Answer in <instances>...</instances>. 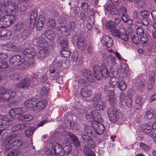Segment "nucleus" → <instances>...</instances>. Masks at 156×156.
<instances>
[{"mask_svg":"<svg viewBox=\"0 0 156 156\" xmlns=\"http://www.w3.org/2000/svg\"><path fill=\"white\" fill-rule=\"evenodd\" d=\"M17 136L16 134H13L5 140V147L9 150L10 148L15 147L18 148L21 146L23 144L22 139H16Z\"/></svg>","mask_w":156,"mask_h":156,"instance_id":"f257e3e1","label":"nucleus"},{"mask_svg":"<svg viewBox=\"0 0 156 156\" xmlns=\"http://www.w3.org/2000/svg\"><path fill=\"white\" fill-rule=\"evenodd\" d=\"M93 70L96 79L98 80H101L102 77L106 78L109 76V72L105 65H102L100 67L97 65H95L93 67Z\"/></svg>","mask_w":156,"mask_h":156,"instance_id":"f03ea898","label":"nucleus"},{"mask_svg":"<svg viewBox=\"0 0 156 156\" xmlns=\"http://www.w3.org/2000/svg\"><path fill=\"white\" fill-rule=\"evenodd\" d=\"M16 94L15 90L12 89H6L0 87V102H8L9 100L15 97Z\"/></svg>","mask_w":156,"mask_h":156,"instance_id":"7ed1b4c3","label":"nucleus"},{"mask_svg":"<svg viewBox=\"0 0 156 156\" xmlns=\"http://www.w3.org/2000/svg\"><path fill=\"white\" fill-rule=\"evenodd\" d=\"M110 32L112 35L115 37L120 38L124 41H127L129 39L126 30L124 26L122 24L120 25L119 30L113 29L111 30Z\"/></svg>","mask_w":156,"mask_h":156,"instance_id":"20e7f679","label":"nucleus"},{"mask_svg":"<svg viewBox=\"0 0 156 156\" xmlns=\"http://www.w3.org/2000/svg\"><path fill=\"white\" fill-rule=\"evenodd\" d=\"M27 110L24 107L21 108H15L10 110L9 112L10 115L6 117L8 118L9 120H12L13 124L12 121L13 119L14 118V116L19 118L22 116V114L24 113Z\"/></svg>","mask_w":156,"mask_h":156,"instance_id":"39448f33","label":"nucleus"},{"mask_svg":"<svg viewBox=\"0 0 156 156\" xmlns=\"http://www.w3.org/2000/svg\"><path fill=\"white\" fill-rule=\"evenodd\" d=\"M9 61L10 64L14 66L22 65V67H23L24 69H26L29 66L27 62L21 58L19 55L13 56L10 58Z\"/></svg>","mask_w":156,"mask_h":156,"instance_id":"423d86ee","label":"nucleus"},{"mask_svg":"<svg viewBox=\"0 0 156 156\" xmlns=\"http://www.w3.org/2000/svg\"><path fill=\"white\" fill-rule=\"evenodd\" d=\"M91 100L95 102L93 104L94 108L98 111L104 110L106 108V103L101 100V97L100 94H96Z\"/></svg>","mask_w":156,"mask_h":156,"instance_id":"0eeeda50","label":"nucleus"},{"mask_svg":"<svg viewBox=\"0 0 156 156\" xmlns=\"http://www.w3.org/2000/svg\"><path fill=\"white\" fill-rule=\"evenodd\" d=\"M14 16L12 15H6L0 18V27L6 28L10 25L15 21Z\"/></svg>","mask_w":156,"mask_h":156,"instance_id":"6e6552de","label":"nucleus"},{"mask_svg":"<svg viewBox=\"0 0 156 156\" xmlns=\"http://www.w3.org/2000/svg\"><path fill=\"white\" fill-rule=\"evenodd\" d=\"M107 113L110 120L112 122H116L120 118L121 113L114 107L108 109Z\"/></svg>","mask_w":156,"mask_h":156,"instance_id":"1a4fd4ad","label":"nucleus"},{"mask_svg":"<svg viewBox=\"0 0 156 156\" xmlns=\"http://www.w3.org/2000/svg\"><path fill=\"white\" fill-rule=\"evenodd\" d=\"M51 149L56 156H63L64 155V149L58 143H53L51 146Z\"/></svg>","mask_w":156,"mask_h":156,"instance_id":"9d476101","label":"nucleus"},{"mask_svg":"<svg viewBox=\"0 0 156 156\" xmlns=\"http://www.w3.org/2000/svg\"><path fill=\"white\" fill-rule=\"evenodd\" d=\"M33 85L31 81L29 78H25L21 80L16 84V87L19 89H27L30 87H32Z\"/></svg>","mask_w":156,"mask_h":156,"instance_id":"9b49d317","label":"nucleus"},{"mask_svg":"<svg viewBox=\"0 0 156 156\" xmlns=\"http://www.w3.org/2000/svg\"><path fill=\"white\" fill-rule=\"evenodd\" d=\"M92 126L96 133L98 135L103 134L105 129V126L100 122H99L98 120L97 121H94L92 122Z\"/></svg>","mask_w":156,"mask_h":156,"instance_id":"f8f14e48","label":"nucleus"},{"mask_svg":"<svg viewBox=\"0 0 156 156\" xmlns=\"http://www.w3.org/2000/svg\"><path fill=\"white\" fill-rule=\"evenodd\" d=\"M27 47L25 48V47L23 48L22 52L23 54L28 58H31L34 56L35 55L36 51L34 49L30 47V45L27 44Z\"/></svg>","mask_w":156,"mask_h":156,"instance_id":"ddd939ff","label":"nucleus"},{"mask_svg":"<svg viewBox=\"0 0 156 156\" xmlns=\"http://www.w3.org/2000/svg\"><path fill=\"white\" fill-rule=\"evenodd\" d=\"M134 92L133 90H130L128 91L127 96L125 100V102L126 106L129 108H131L133 107V97L134 95Z\"/></svg>","mask_w":156,"mask_h":156,"instance_id":"4468645a","label":"nucleus"},{"mask_svg":"<svg viewBox=\"0 0 156 156\" xmlns=\"http://www.w3.org/2000/svg\"><path fill=\"white\" fill-rule=\"evenodd\" d=\"M136 35L140 37V42L142 44H146L148 38L146 34L144 33V30L140 27H137Z\"/></svg>","mask_w":156,"mask_h":156,"instance_id":"2eb2a0df","label":"nucleus"},{"mask_svg":"<svg viewBox=\"0 0 156 156\" xmlns=\"http://www.w3.org/2000/svg\"><path fill=\"white\" fill-rule=\"evenodd\" d=\"M149 80L147 84V89L149 90H151L154 84L155 73V71H152L149 72Z\"/></svg>","mask_w":156,"mask_h":156,"instance_id":"dca6fc26","label":"nucleus"},{"mask_svg":"<svg viewBox=\"0 0 156 156\" xmlns=\"http://www.w3.org/2000/svg\"><path fill=\"white\" fill-rule=\"evenodd\" d=\"M48 46H43L42 48L40 49L39 51L37 53H36L35 55L39 59H43L48 55Z\"/></svg>","mask_w":156,"mask_h":156,"instance_id":"f3484780","label":"nucleus"},{"mask_svg":"<svg viewBox=\"0 0 156 156\" xmlns=\"http://www.w3.org/2000/svg\"><path fill=\"white\" fill-rule=\"evenodd\" d=\"M83 73L84 78L89 81L92 83L94 81L96 78L95 73L94 75H92L91 72L89 69H85L83 70Z\"/></svg>","mask_w":156,"mask_h":156,"instance_id":"a211bd4d","label":"nucleus"},{"mask_svg":"<svg viewBox=\"0 0 156 156\" xmlns=\"http://www.w3.org/2000/svg\"><path fill=\"white\" fill-rule=\"evenodd\" d=\"M1 4L4 5L8 6V8L9 9L12 11H14V10H17L19 9L17 5H15V3L12 2V0H1Z\"/></svg>","mask_w":156,"mask_h":156,"instance_id":"6ab92c4d","label":"nucleus"},{"mask_svg":"<svg viewBox=\"0 0 156 156\" xmlns=\"http://www.w3.org/2000/svg\"><path fill=\"white\" fill-rule=\"evenodd\" d=\"M82 138L84 141L86 143L88 147H90V148H94L96 146V144L94 142L93 140L90 138L88 136L83 135L82 136Z\"/></svg>","mask_w":156,"mask_h":156,"instance_id":"aec40b11","label":"nucleus"},{"mask_svg":"<svg viewBox=\"0 0 156 156\" xmlns=\"http://www.w3.org/2000/svg\"><path fill=\"white\" fill-rule=\"evenodd\" d=\"M68 136L69 139H68L67 143H74V145L76 147H78L80 145V143L78 139L76 136L72 133H69Z\"/></svg>","mask_w":156,"mask_h":156,"instance_id":"412c9836","label":"nucleus"},{"mask_svg":"<svg viewBox=\"0 0 156 156\" xmlns=\"http://www.w3.org/2000/svg\"><path fill=\"white\" fill-rule=\"evenodd\" d=\"M113 41L111 38L108 36L104 35L102 38L101 42L107 48H110L112 46Z\"/></svg>","mask_w":156,"mask_h":156,"instance_id":"4be33fe9","label":"nucleus"},{"mask_svg":"<svg viewBox=\"0 0 156 156\" xmlns=\"http://www.w3.org/2000/svg\"><path fill=\"white\" fill-rule=\"evenodd\" d=\"M8 57L7 55L5 53H0V58L1 59L3 60ZM8 64L7 62L3 60H0V69H6L8 67Z\"/></svg>","mask_w":156,"mask_h":156,"instance_id":"5701e85b","label":"nucleus"},{"mask_svg":"<svg viewBox=\"0 0 156 156\" xmlns=\"http://www.w3.org/2000/svg\"><path fill=\"white\" fill-rule=\"evenodd\" d=\"M89 87L86 86L83 87L80 92L82 96L85 98L89 97L90 96L91 92Z\"/></svg>","mask_w":156,"mask_h":156,"instance_id":"b1692460","label":"nucleus"},{"mask_svg":"<svg viewBox=\"0 0 156 156\" xmlns=\"http://www.w3.org/2000/svg\"><path fill=\"white\" fill-rule=\"evenodd\" d=\"M57 30H58L59 33H61L64 36H67L70 34V30L66 26H61L58 27Z\"/></svg>","mask_w":156,"mask_h":156,"instance_id":"393cba45","label":"nucleus"},{"mask_svg":"<svg viewBox=\"0 0 156 156\" xmlns=\"http://www.w3.org/2000/svg\"><path fill=\"white\" fill-rule=\"evenodd\" d=\"M45 21V20L44 16L42 15H40L37 23L36 26L37 29L39 30H41L43 27V23Z\"/></svg>","mask_w":156,"mask_h":156,"instance_id":"a878e982","label":"nucleus"},{"mask_svg":"<svg viewBox=\"0 0 156 156\" xmlns=\"http://www.w3.org/2000/svg\"><path fill=\"white\" fill-rule=\"evenodd\" d=\"M94 112H92L91 113V115L90 114H87L86 115V118L87 120L88 121H90L91 122V124L92 125V123L94 121H97L98 120H99L101 118V117L100 115L98 114L96 115V117H94V115L93 114Z\"/></svg>","mask_w":156,"mask_h":156,"instance_id":"bb28decb","label":"nucleus"},{"mask_svg":"<svg viewBox=\"0 0 156 156\" xmlns=\"http://www.w3.org/2000/svg\"><path fill=\"white\" fill-rule=\"evenodd\" d=\"M104 57L105 59H108V62H111L112 64L114 65L115 64V57L112 55L109 52L105 53L104 54Z\"/></svg>","mask_w":156,"mask_h":156,"instance_id":"cd10ccee","label":"nucleus"},{"mask_svg":"<svg viewBox=\"0 0 156 156\" xmlns=\"http://www.w3.org/2000/svg\"><path fill=\"white\" fill-rule=\"evenodd\" d=\"M35 98L27 100L25 103V105L27 108H33L36 107V102L35 101Z\"/></svg>","mask_w":156,"mask_h":156,"instance_id":"c85d7f7f","label":"nucleus"},{"mask_svg":"<svg viewBox=\"0 0 156 156\" xmlns=\"http://www.w3.org/2000/svg\"><path fill=\"white\" fill-rule=\"evenodd\" d=\"M77 45L79 48L81 50H83L86 46V41L83 37L78 38L77 39Z\"/></svg>","mask_w":156,"mask_h":156,"instance_id":"c756f323","label":"nucleus"},{"mask_svg":"<svg viewBox=\"0 0 156 156\" xmlns=\"http://www.w3.org/2000/svg\"><path fill=\"white\" fill-rule=\"evenodd\" d=\"M90 147L85 144L83 147V152L86 156H96L95 153L90 148Z\"/></svg>","mask_w":156,"mask_h":156,"instance_id":"7c9ffc66","label":"nucleus"},{"mask_svg":"<svg viewBox=\"0 0 156 156\" xmlns=\"http://www.w3.org/2000/svg\"><path fill=\"white\" fill-rule=\"evenodd\" d=\"M136 86L137 89L140 91H141L145 88V83L144 80H138L136 83Z\"/></svg>","mask_w":156,"mask_h":156,"instance_id":"2f4dec72","label":"nucleus"},{"mask_svg":"<svg viewBox=\"0 0 156 156\" xmlns=\"http://www.w3.org/2000/svg\"><path fill=\"white\" fill-rule=\"evenodd\" d=\"M47 27L50 29H54L56 26L55 20L53 18H49L47 24Z\"/></svg>","mask_w":156,"mask_h":156,"instance_id":"473e14b6","label":"nucleus"},{"mask_svg":"<svg viewBox=\"0 0 156 156\" xmlns=\"http://www.w3.org/2000/svg\"><path fill=\"white\" fill-rule=\"evenodd\" d=\"M35 101L36 102V107L39 109H43L45 107L46 102V101L42 100L39 101L37 99L35 98Z\"/></svg>","mask_w":156,"mask_h":156,"instance_id":"72a5a7b5","label":"nucleus"},{"mask_svg":"<svg viewBox=\"0 0 156 156\" xmlns=\"http://www.w3.org/2000/svg\"><path fill=\"white\" fill-rule=\"evenodd\" d=\"M142 128V131L145 133L149 134L152 130V126L148 123L144 125Z\"/></svg>","mask_w":156,"mask_h":156,"instance_id":"f704fd0d","label":"nucleus"},{"mask_svg":"<svg viewBox=\"0 0 156 156\" xmlns=\"http://www.w3.org/2000/svg\"><path fill=\"white\" fill-rule=\"evenodd\" d=\"M37 16V14L36 12L34 11L31 12L30 16V23L33 26L35 24Z\"/></svg>","mask_w":156,"mask_h":156,"instance_id":"c9c22d12","label":"nucleus"},{"mask_svg":"<svg viewBox=\"0 0 156 156\" xmlns=\"http://www.w3.org/2000/svg\"><path fill=\"white\" fill-rule=\"evenodd\" d=\"M3 49L7 50H13L15 51H17L15 46L13 45L11 43H9L3 46Z\"/></svg>","mask_w":156,"mask_h":156,"instance_id":"e433bc0d","label":"nucleus"},{"mask_svg":"<svg viewBox=\"0 0 156 156\" xmlns=\"http://www.w3.org/2000/svg\"><path fill=\"white\" fill-rule=\"evenodd\" d=\"M33 33L32 30L31 28H26L23 31L22 35L23 37L27 38L30 37Z\"/></svg>","mask_w":156,"mask_h":156,"instance_id":"4c0bfd02","label":"nucleus"},{"mask_svg":"<svg viewBox=\"0 0 156 156\" xmlns=\"http://www.w3.org/2000/svg\"><path fill=\"white\" fill-rule=\"evenodd\" d=\"M8 8V6L2 4V5L0 6V18L3 16V13H7Z\"/></svg>","mask_w":156,"mask_h":156,"instance_id":"58836bf2","label":"nucleus"},{"mask_svg":"<svg viewBox=\"0 0 156 156\" xmlns=\"http://www.w3.org/2000/svg\"><path fill=\"white\" fill-rule=\"evenodd\" d=\"M45 34L49 40H52L55 37V34L51 29H48L46 31Z\"/></svg>","mask_w":156,"mask_h":156,"instance_id":"ea45409f","label":"nucleus"},{"mask_svg":"<svg viewBox=\"0 0 156 156\" xmlns=\"http://www.w3.org/2000/svg\"><path fill=\"white\" fill-rule=\"evenodd\" d=\"M15 5H17L19 9L17 10H14V11H20V12H23L25 11L27 9V7L24 4H15Z\"/></svg>","mask_w":156,"mask_h":156,"instance_id":"a19ab883","label":"nucleus"},{"mask_svg":"<svg viewBox=\"0 0 156 156\" xmlns=\"http://www.w3.org/2000/svg\"><path fill=\"white\" fill-rule=\"evenodd\" d=\"M61 53L62 56L66 58L69 57L71 54L70 51L67 50V48L62 49L61 51Z\"/></svg>","mask_w":156,"mask_h":156,"instance_id":"79ce46f5","label":"nucleus"},{"mask_svg":"<svg viewBox=\"0 0 156 156\" xmlns=\"http://www.w3.org/2000/svg\"><path fill=\"white\" fill-rule=\"evenodd\" d=\"M154 114L150 111H148L146 112L144 116V118L146 119H150L153 118Z\"/></svg>","mask_w":156,"mask_h":156,"instance_id":"37998d69","label":"nucleus"},{"mask_svg":"<svg viewBox=\"0 0 156 156\" xmlns=\"http://www.w3.org/2000/svg\"><path fill=\"white\" fill-rule=\"evenodd\" d=\"M126 85L125 82L123 81H120L118 85V87L120 90L123 91L126 88Z\"/></svg>","mask_w":156,"mask_h":156,"instance_id":"c03bdc74","label":"nucleus"},{"mask_svg":"<svg viewBox=\"0 0 156 156\" xmlns=\"http://www.w3.org/2000/svg\"><path fill=\"white\" fill-rule=\"evenodd\" d=\"M140 147L144 151L147 152L149 151L150 150V147L144 144L143 143H141L139 144Z\"/></svg>","mask_w":156,"mask_h":156,"instance_id":"a18cd8bd","label":"nucleus"},{"mask_svg":"<svg viewBox=\"0 0 156 156\" xmlns=\"http://www.w3.org/2000/svg\"><path fill=\"white\" fill-rule=\"evenodd\" d=\"M5 35L3 36V39H9L12 36V33L11 31L5 30Z\"/></svg>","mask_w":156,"mask_h":156,"instance_id":"49530a36","label":"nucleus"},{"mask_svg":"<svg viewBox=\"0 0 156 156\" xmlns=\"http://www.w3.org/2000/svg\"><path fill=\"white\" fill-rule=\"evenodd\" d=\"M35 129L34 128H30L26 130L25 132V134L27 137H29L31 136L32 135Z\"/></svg>","mask_w":156,"mask_h":156,"instance_id":"de8ad7c7","label":"nucleus"},{"mask_svg":"<svg viewBox=\"0 0 156 156\" xmlns=\"http://www.w3.org/2000/svg\"><path fill=\"white\" fill-rule=\"evenodd\" d=\"M49 90V88L48 87L45 86L43 87L41 90V93L42 95L44 94H47L48 93Z\"/></svg>","mask_w":156,"mask_h":156,"instance_id":"09e8293b","label":"nucleus"},{"mask_svg":"<svg viewBox=\"0 0 156 156\" xmlns=\"http://www.w3.org/2000/svg\"><path fill=\"white\" fill-rule=\"evenodd\" d=\"M106 26L107 29H110L116 26L112 21L110 20L106 23Z\"/></svg>","mask_w":156,"mask_h":156,"instance_id":"8fccbe9b","label":"nucleus"},{"mask_svg":"<svg viewBox=\"0 0 156 156\" xmlns=\"http://www.w3.org/2000/svg\"><path fill=\"white\" fill-rule=\"evenodd\" d=\"M76 26L75 23L74 22H70L68 25V29L70 30V33L72 30H73L75 29Z\"/></svg>","mask_w":156,"mask_h":156,"instance_id":"3c124183","label":"nucleus"},{"mask_svg":"<svg viewBox=\"0 0 156 156\" xmlns=\"http://www.w3.org/2000/svg\"><path fill=\"white\" fill-rule=\"evenodd\" d=\"M131 38L132 41L134 44H137L139 43L140 40L137 35H134Z\"/></svg>","mask_w":156,"mask_h":156,"instance_id":"603ef678","label":"nucleus"},{"mask_svg":"<svg viewBox=\"0 0 156 156\" xmlns=\"http://www.w3.org/2000/svg\"><path fill=\"white\" fill-rule=\"evenodd\" d=\"M88 4L86 2H83L81 3V6L85 12H88L89 9Z\"/></svg>","mask_w":156,"mask_h":156,"instance_id":"864d4df0","label":"nucleus"},{"mask_svg":"<svg viewBox=\"0 0 156 156\" xmlns=\"http://www.w3.org/2000/svg\"><path fill=\"white\" fill-rule=\"evenodd\" d=\"M84 131L85 133L87 134H92V131L90 126H87L85 127Z\"/></svg>","mask_w":156,"mask_h":156,"instance_id":"5fc2aeb1","label":"nucleus"},{"mask_svg":"<svg viewBox=\"0 0 156 156\" xmlns=\"http://www.w3.org/2000/svg\"><path fill=\"white\" fill-rule=\"evenodd\" d=\"M68 41L67 40H62L60 43V44L63 48H66L68 45Z\"/></svg>","mask_w":156,"mask_h":156,"instance_id":"6e6d98bb","label":"nucleus"},{"mask_svg":"<svg viewBox=\"0 0 156 156\" xmlns=\"http://www.w3.org/2000/svg\"><path fill=\"white\" fill-rule=\"evenodd\" d=\"M141 15L143 18H148L149 14L148 12L144 10H142L140 12Z\"/></svg>","mask_w":156,"mask_h":156,"instance_id":"4d7b16f0","label":"nucleus"},{"mask_svg":"<svg viewBox=\"0 0 156 156\" xmlns=\"http://www.w3.org/2000/svg\"><path fill=\"white\" fill-rule=\"evenodd\" d=\"M72 148L70 146L66 145L64 147V150L67 154H69L72 152Z\"/></svg>","mask_w":156,"mask_h":156,"instance_id":"13d9d810","label":"nucleus"},{"mask_svg":"<svg viewBox=\"0 0 156 156\" xmlns=\"http://www.w3.org/2000/svg\"><path fill=\"white\" fill-rule=\"evenodd\" d=\"M108 98L110 104L112 106H114L115 103V99L114 97H109Z\"/></svg>","mask_w":156,"mask_h":156,"instance_id":"bf43d9fd","label":"nucleus"},{"mask_svg":"<svg viewBox=\"0 0 156 156\" xmlns=\"http://www.w3.org/2000/svg\"><path fill=\"white\" fill-rule=\"evenodd\" d=\"M23 116L24 119L26 121H29L32 119L33 118V116L29 114L23 115Z\"/></svg>","mask_w":156,"mask_h":156,"instance_id":"052dcab7","label":"nucleus"},{"mask_svg":"<svg viewBox=\"0 0 156 156\" xmlns=\"http://www.w3.org/2000/svg\"><path fill=\"white\" fill-rule=\"evenodd\" d=\"M29 125L27 123L19 124V130H22L27 128Z\"/></svg>","mask_w":156,"mask_h":156,"instance_id":"680f3d73","label":"nucleus"},{"mask_svg":"<svg viewBox=\"0 0 156 156\" xmlns=\"http://www.w3.org/2000/svg\"><path fill=\"white\" fill-rule=\"evenodd\" d=\"M23 25L21 22L17 23L15 25V29L16 30H20L23 27Z\"/></svg>","mask_w":156,"mask_h":156,"instance_id":"e2e57ef3","label":"nucleus"},{"mask_svg":"<svg viewBox=\"0 0 156 156\" xmlns=\"http://www.w3.org/2000/svg\"><path fill=\"white\" fill-rule=\"evenodd\" d=\"M53 151L51 149V147L45 151V154L46 156H54L53 154Z\"/></svg>","mask_w":156,"mask_h":156,"instance_id":"0e129e2a","label":"nucleus"},{"mask_svg":"<svg viewBox=\"0 0 156 156\" xmlns=\"http://www.w3.org/2000/svg\"><path fill=\"white\" fill-rule=\"evenodd\" d=\"M134 101L136 104H139L142 101V99L140 96L136 95L135 96Z\"/></svg>","mask_w":156,"mask_h":156,"instance_id":"69168bd1","label":"nucleus"},{"mask_svg":"<svg viewBox=\"0 0 156 156\" xmlns=\"http://www.w3.org/2000/svg\"><path fill=\"white\" fill-rule=\"evenodd\" d=\"M121 18L122 20L125 23H126L127 21L129 19L128 16L126 14H122Z\"/></svg>","mask_w":156,"mask_h":156,"instance_id":"338daca9","label":"nucleus"},{"mask_svg":"<svg viewBox=\"0 0 156 156\" xmlns=\"http://www.w3.org/2000/svg\"><path fill=\"white\" fill-rule=\"evenodd\" d=\"M143 24L146 26L148 25L149 24V22L148 18H144L142 19Z\"/></svg>","mask_w":156,"mask_h":156,"instance_id":"774afa93","label":"nucleus"}]
</instances>
